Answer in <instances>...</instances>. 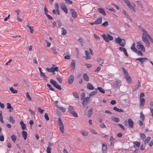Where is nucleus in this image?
<instances>
[{
    "label": "nucleus",
    "instance_id": "obj_1",
    "mask_svg": "<svg viewBox=\"0 0 153 153\" xmlns=\"http://www.w3.org/2000/svg\"><path fill=\"white\" fill-rule=\"evenodd\" d=\"M141 30L143 32L142 36L143 41L145 42L147 47H149L150 44L147 38H149L150 36L143 28H141Z\"/></svg>",
    "mask_w": 153,
    "mask_h": 153
},
{
    "label": "nucleus",
    "instance_id": "obj_2",
    "mask_svg": "<svg viewBox=\"0 0 153 153\" xmlns=\"http://www.w3.org/2000/svg\"><path fill=\"white\" fill-rule=\"evenodd\" d=\"M114 42L123 47H124L126 44L125 40L123 39H121L119 37L115 39Z\"/></svg>",
    "mask_w": 153,
    "mask_h": 153
},
{
    "label": "nucleus",
    "instance_id": "obj_3",
    "mask_svg": "<svg viewBox=\"0 0 153 153\" xmlns=\"http://www.w3.org/2000/svg\"><path fill=\"white\" fill-rule=\"evenodd\" d=\"M85 58L86 60L90 59H91V54L93 55V52L92 50L89 48L88 50L85 51Z\"/></svg>",
    "mask_w": 153,
    "mask_h": 153
},
{
    "label": "nucleus",
    "instance_id": "obj_4",
    "mask_svg": "<svg viewBox=\"0 0 153 153\" xmlns=\"http://www.w3.org/2000/svg\"><path fill=\"white\" fill-rule=\"evenodd\" d=\"M50 82L51 84H52L56 88L59 90H61L62 89V88L59 85H58L55 81L52 79H51L50 80Z\"/></svg>",
    "mask_w": 153,
    "mask_h": 153
},
{
    "label": "nucleus",
    "instance_id": "obj_5",
    "mask_svg": "<svg viewBox=\"0 0 153 153\" xmlns=\"http://www.w3.org/2000/svg\"><path fill=\"white\" fill-rule=\"evenodd\" d=\"M137 45L136 46L137 48L140 50L141 51L143 52H145V48L143 45H142L140 42H137Z\"/></svg>",
    "mask_w": 153,
    "mask_h": 153
},
{
    "label": "nucleus",
    "instance_id": "obj_6",
    "mask_svg": "<svg viewBox=\"0 0 153 153\" xmlns=\"http://www.w3.org/2000/svg\"><path fill=\"white\" fill-rule=\"evenodd\" d=\"M121 82L119 80L114 81L113 82V86L114 88L119 87L121 85Z\"/></svg>",
    "mask_w": 153,
    "mask_h": 153
},
{
    "label": "nucleus",
    "instance_id": "obj_7",
    "mask_svg": "<svg viewBox=\"0 0 153 153\" xmlns=\"http://www.w3.org/2000/svg\"><path fill=\"white\" fill-rule=\"evenodd\" d=\"M46 70L49 72H54L55 71H58V68L57 67H51L50 68H46Z\"/></svg>",
    "mask_w": 153,
    "mask_h": 153
},
{
    "label": "nucleus",
    "instance_id": "obj_8",
    "mask_svg": "<svg viewBox=\"0 0 153 153\" xmlns=\"http://www.w3.org/2000/svg\"><path fill=\"white\" fill-rule=\"evenodd\" d=\"M90 100V99L89 97H87L84 98L82 103L83 106L85 107L87 103L89 102Z\"/></svg>",
    "mask_w": 153,
    "mask_h": 153
},
{
    "label": "nucleus",
    "instance_id": "obj_9",
    "mask_svg": "<svg viewBox=\"0 0 153 153\" xmlns=\"http://www.w3.org/2000/svg\"><path fill=\"white\" fill-rule=\"evenodd\" d=\"M107 150V147L106 143L104 142L102 144V153H106Z\"/></svg>",
    "mask_w": 153,
    "mask_h": 153
},
{
    "label": "nucleus",
    "instance_id": "obj_10",
    "mask_svg": "<svg viewBox=\"0 0 153 153\" xmlns=\"http://www.w3.org/2000/svg\"><path fill=\"white\" fill-rule=\"evenodd\" d=\"M136 60L138 61L142 64L148 60V59L146 58H140L136 59Z\"/></svg>",
    "mask_w": 153,
    "mask_h": 153
},
{
    "label": "nucleus",
    "instance_id": "obj_11",
    "mask_svg": "<svg viewBox=\"0 0 153 153\" xmlns=\"http://www.w3.org/2000/svg\"><path fill=\"white\" fill-rule=\"evenodd\" d=\"M140 108H142L144 105L145 103V101L144 98H140Z\"/></svg>",
    "mask_w": 153,
    "mask_h": 153
},
{
    "label": "nucleus",
    "instance_id": "obj_12",
    "mask_svg": "<svg viewBox=\"0 0 153 153\" xmlns=\"http://www.w3.org/2000/svg\"><path fill=\"white\" fill-rule=\"evenodd\" d=\"M70 11L71 13L72 17L73 18H76L78 16L77 13L73 9H71Z\"/></svg>",
    "mask_w": 153,
    "mask_h": 153
},
{
    "label": "nucleus",
    "instance_id": "obj_13",
    "mask_svg": "<svg viewBox=\"0 0 153 153\" xmlns=\"http://www.w3.org/2000/svg\"><path fill=\"white\" fill-rule=\"evenodd\" d=\"M125 78L126 80V82L129 83H131V78L130 76L129 75V74H128L126 76H125Z\"/></svg>",
    "mask_w": 153,
    "mask_h": 153
},
{
    "label": "nucleus",
    "instance_id": "obj_14",
    "mask_svg": "<svg viewBox=\"0 0 153 153\" xmlns=\"http://www.w3.org/2000/svg\"><path fill=\"white\" fill-rule=\"evenodd\" d=\"M119 49L120 51L123 52L126 56H128V54L127 53V51L125 48L123 47H120Z\"/></svg>",
    "mask_w": 153,
    "mask_h": 153
},
{
    "label": "nucleus",
    "instance_id": "obj_15",
    "mask_svg": "<svg viewBox=\"0 0 153 153\" xmlns=\"http://www.w3.org/2000/svg\"><path fill=\"white\" fill-rule=\"evenodd\" d=\"M138 85L134 86V88L132 90V91H134L137 90L141 86V84L139 80L138 81Z\"/></svg>",
    "mask_w": 153,
    "mask_h": 153
},
{
    "label": "nucleus",
    "instance_id": "obj_16",
    "mask_svg": "<svg viewBox=\"0 0 153 153\" xmlns=\"http://www.w3.org/2000/svg\"><path fill=\"white\" fill-rule=\"evenodd\" d=\"M128 123L129 127L131 128H133L134 122L131 119H128Z\"/></svg>",
    "mask_w": 153,
    "mask_h": 153
},
{
    "label": "nucleus",
    "instance_id": "obj_17",
    "mask_svg": "<svg viewBox=\"0 0 153 153\" xmlns=\"http://www.w3.org/2000/svg\"><path fill=\"white\" fill-rule=\"evenodd\" d=\"M97 92V89L95 88L94 89V90L91 91L90 94H89V97L90 98L91 96H93L95 95Z\"/></svg>",
    "mask_w": 153,
    "mask_h": 153
},
{
    "label": "nucleus",
    "instance_id": "obj_18",
    "mask_svg": "<svg viewBox=\"0 0 153 153\" xmlns=\"http://www.w3.org/2000/svg\"><path fill=\"white\" fill-rule=\"evenodd\" d=\"M97 9L99 12L100 13L102 14L103 15L105 16L106 15V13L103 8H97Z\"/></svg>",
    "mask_w": 153,
    "mask_h": 153
},
{
    "label": "nucleus",
    "instance_id": "obj_19",
    "mask_svg": "<svg viewBox=\"0 0 153 153\" xmlns=\"http://www.w3.org/2000/svg\"><path fill=\"white\" fill-rule=\"evenodd\" d=\"M102 17H99L95 21L96 25H98L101 24L102 22Z\"/></svg>",
    "mask_w": 153,
    "mask_h": 153
},
{
    "label": "nucleus",
    "instance_id": "obj_20",
    "mask_svg": "<svg viewBox=\"0 0 153 153\" xmlns=\"http://www.w3.org/2000/svg\"><path fill=\"white\" fill-rule=\"evenodd\" d=\"M74 76L72 75H71L68 80V82L69 84H72L73 83L74 80Z\"/></svg>",
    "mask_w": 153,
    "mask_h": 153
},
{
    "label": "nucleus",
    "instance_id": "obj_21",
    "mask_svg": "<svg viewBox=\"0 0 153 153\" xmlns=\"http://www.w3.org/2000/svg\"><path fill=\"white\" fill-rule=\"evenodd\" d=\"M20 124L22 127V130H25L26 128V126L25 124L22 121H21L20 122Z\"/></svg>",
    "mask_w": 153,
    "mask_h": 153
},
{
    "label": "nucleus",
    "instance_id": "obj_22",
    "mask_svg": "<svg viewBox=\"0 0 153 153\" xmlns=\"http://www.w3.org/2000/svg\"><path fill=\"white\" fill-rule=\"evenodd\" d=\"M111 119L113 121L116 122H118L120 121V119L119 117L112 116L111 117Z\"/></svg>",
    "mask_w": 153,
    "mask_h": 153
},
{
    "label": "nucleus",
    "instance_id": "obj_23",
    "mask_svg": "<svg viewBox=\"0 0 153 153\" xmlns=\"http://www.w3.org/2000/svg\"><path fill=\"white\" fill-rule=\"evenodd\" d=\"M87 88L90 90H92L94 89L93 85L91 83H88L87 84Z\"/></svg>",
    "mask_w": 153,
    "mask_h": 153
},
{
    "label": "nucleus",
    "instance_id": "obj_24",
    "mask_svg": "<svg viewBox=\"0 0 153 153\" xmlns=\"http://www.w3.org/2000/svg\"><path fill=\"white\" fill-rule=\"evenodd\" d=\"M97 61L99 64L101 66H103L104 65V60L102 59H101L100 58H98Z\"/></svg>",
    "mask_w": 153,
    "mask_h": 153
},
{
    "label": "nucleus",
    "instance_id": "obj_25",
    "mask_svg": "<svg viewBox=\"0 0 153 153\" xmlns=\"http://www.w3.org/2000/svg\"><path fill=\"white\" fill-rule=\"evenodd\" d=\"M151 140V137H147L145 140H144V145H147L149 143V141L150 140Z\"/></svg>",
    "mask_w": 153,
    "mask_h": 153
},
{
    "label": "nucleus",
    "instance_id": "obj_26",
    "mask_svg": "<svg viewBox=\"0 0 153 153\" xmlns=\"http://www.w3.org/2000/svg\"><path fill=\"white\" fill-rule=\"evenodd\" d=\"M22 134L24 139L25 140H26L27 136V132L25 131H23L22 132Z\"/></svg>",
    "mask_w": 153,
    "mask_h": 153
},
{
    "label": "nucleus",
    "instance_id": "obj_27",
    "mask_svg": "<svg viewBox=\"0 0 153 153\" xmlns=\"http://www.w3.org/2000/svg\"><path fill=\"white\" fill-rule=\"evenodd\" d=\"M71 66L72 69L74 70L75 69V61L74 60H72L71 63Z\"/></svg>",
    "mask_w": 153,
    "mask_h": 153
},
{
    "label": "nucleus",
    "instance_id": "obj_28",
    "mask_svg": "<svg viewBox=\"0 0 153 153\" xmlns=\"http://www.w3.org/2000/svg\"><path fill=\"white\" fill-rule=\"evenodd\" d=\"M113 110L115 111H117V112H124L123 110L122 109H119V108H117L116 107H114L113 108Z\"/></svg>",
    "mask_w": 153,
    "mask_h": 153
},
{
    "label": "nucleus",
    "instance_id": "obj_29",
    "mask_svg": "<svg viewBox=\"0 0 153 153\" xmlns=\"http://www.w3.org/2000/svg\"><path fill=\"white\" fill-rule=\"evenodd\" d=\"M135 42H133L132 44V46L131 47V49L133 50L134 52L137 51V49L135 48Z\"/></svg>",
    "mask_w": 153,
    "mask_h": 153
},
{
    "label": "nucleus",
    "instance_id": "obj_30",
    "mask_svg": "<svg viewBox=\"0 0 153 153\" xmlns=\"http://www.w3.org/2000/svg\"><path fill=\"white\" fill-rule=\"evenodd\" d=\"M93 112V108H91L88 112L87 116L88 117H90L91 116Z\"/></svg>",
    "mask_w": 153,
    "mask_h": 153
},
{
    "label": "nucleus",
    "instance_id": "obj_31",
    "mask_svg": "<svg viewBox=\"0 0 153 153\" xmlns=\"http://www.w3.org/2000/svg\"><path fill=\"white\" fill-rule=\"evenodd\" d=\"M59 129L60 131L62 133H63L64 132V126L63 125L59 126Z\"/></svg>",
    "mask_w": 153,
    "mask_h": 153
},
{
    "label": "nucleus",
    "instance_id": "obj_32",
    "mask_svg": "<svg viewBox=\"0 0 153 153\" xmlns=\"http://www.w3.org/2000/svg\"><path fill=\"white\" fill-rule=\"evenodd\" d=\"M83 77L84 79L86 81H88L89 79V78L86 74H84L83 75Z\"/></svg>",
    "mask_w": 153,
    "mask_h": 153
},
{
    "label": "nucleus",
    "instance_id": "obj_33",
    "mask_svg": "<svg viewBox=\"0 0 153 153\" xmlns=\"http://www.w3.org/2000/svg\"><path fill=\"white\" fill-rule=\"evenodd\" d=\"M102 37L107 42H109V40L108 39V36L107 37V36L105 34H103L102 35Z\"/></svg>",
    "mask_w": 153,
    "mask_h": 153
},
{
    "label": "nucleus",
    "instance_id": "obj_34",
    "mask_svg": "<svg viewBox=\"0 0 153 153\" xmlns=\"http://www.w3.org/2000/svg\"><path fill=\"white\" fill-rule=\"evenodd\" d=\"M9 90L13 94H16L18 92L17 90L14 89L13 87H10Z\"/></svg>",
    "mask_w": 153,
    "mask_h": 153
},
{
    "label": "nucleus",
    "instance_id": "obj_35",
    "mask_svg": "<svg viewBox=\"0 0 153 153\" xmlns=\"http://www.w3.org/2000/svg\"><path fill=\"white\" fill-rule=\"evenodd\" d=\"M67 31L63 27L61 28V33L62 35H66L67 33Z\"/></svg>",
    "mask_w": 153,
    "mask_h": 153
},
{
    "label": "nucleus",
    "instance_id": "obj_36",
    "mask_svg": "<svg viewBox=\"0 0 153 153\" xmlns=\"http://www.w3.org/2000/svg\"><path fill=\"white\" fill-rule=\"evenodd\" d=\"M9 121L10 123L13 124L15 122L14 120L13 119V117L11 116H10L9 117Z\"/></svg>",
    "mask_w": 153,
    "mask_h": 153
},
{
    "label": "nucleus",
    "instance_id": "obj_37",
    "mask_svg": "<svg viewBox=\"0 0 153 153\" xmlns=\"http://www.w3.org/2000/svg\"><path fill=\"white\" fill-rule=\"evenodd\" d=\"M72 94L74 97L76 98H78L79 97V95L77 92H73L72 93Z\"/></svg>",
    "mask_w": 153,
    "mask_h": 153
},
{
    "label": "nucleus",
    "instance_id": "obj_38",
    "mask_svg": "<svg viewBox=\"0 0 153 153\" xmlns=\"http://www.w3.org/2000/svg\"><path fill=\"white\" fill-rule=\"evenodd\" d=\"M80 133L83 136H87L88 134V133L87 131H80Z\"/></svg>",
    "mask_w": 153,
    "mask_h": 153
},
{
    "label": "nucleus",
    "instance_id": "obj_39",
    "mask_svg": "<svg viewBox=\"0 0 153 153\" xmlns=\"http://www.w3.org/2000/svg\"><path fill=\"white\" fill-rule=\"evenodd\" d=\"M11 140H13V141L15 143L16 141V136L14 135L13 134L11 136Z\"/></svg>",
    "mask_w": 153,
    "mask_h": 153
},
{
    "label": "nucleus",
    "instance_id": "obj_40",
    "mask_svg": "<svg viewBox=\"0 0 153 153\" xmlns=\"http://www.w3.org/2000/svg\"><path fill=\"white\" fill-rule=\"evenodd\" d=\"M140 136L141 140H144L145 138L146 137V135L143 133H140Z\"/></svg>",
    "mask_w": 153,
    "mask_h": 153
},
{
    "label": "nucleus",
    "instance_id": "obj_41",
    "mask_svg": "<svg viewBox=\"0 0 153 153\" xmlns=\"http://www.w3.org/2000/svg\"><path fill=\"white\" fill-rule=\"evenodd\" d=\"M57 108L62 112H64L65 111L66 108L63 107L59 106Z\"/></svg>",
    "mask_w": 153,
    "mask_h": 153
},
{
    "label": "nucleus",
    "instance_id": "obj_42",
    "mask_svg": "<svg viewBox=\"0 0 153 153\" xmlns=\"http://www.w3.org/2000/svg\"><path fill=\"white\" fill-rule=\"evenodd\" d=\"M128 7L130 8L131 10L133 11L134 12H136L135 10L134 7L131 4L128 6Z\"/></svg>",
    "mask_w": 153,
    "mask_h": 153
},
{
    "label": "nucleus",
    "instance_id": "obj_43",
    "mask_svg": "<svg viewBox=\"0 0 153 153\" xmlns=\"http://www.w3.org/2000/svg\"><path fill=\"white\" fill-rule=\"evenodd\" d=\"M97 89H98L100 92L104 94L105 93V91L101 87H98L97 88Z\"/></svg>",
    "mask_w": 153,
    "mask_h": 153
},
{
    "label": "nucleus",
    "instance_id": "obj_44",
    "mask_svg": "<svg viewBox=\"0 0 153 153\" xmlns=\"http://www.w3.org/2000/svg\"><path fill=\"white\" fill-rule=\"evenodd\" d=\"M140 118L143 121L144 119V115L142 112H141L140 113Z\"/></svg>",
    "mask_w": 153,
    "mask_h": 153
},
{
    "label": "nucleus",
    "instance_id": "obj_45",
    "mask_svg": "<svg viewBox=\"0 0 153 153\" xmlns=\"http://www.w3.org/2000/svg\"><path fill=\"white\" fill-rule=\"evenodd\" d=\"M110 141L111 144H113L114 143L115 140L112 136H111L110 138Z\"/></svg>",
    "mask_w": 153,
    "mask_h": 153
},
{
    "label": "nucleus",
    "instance_id": "obj_46",
    "mask_svg": "<svg viewBox=\"0 0 153 153\" xmlns=\"http://www.w3.org/2000/svg\"><path fill=\"white\" fill-rule=\"evenodd\" d=\"M71 113L73 115V116L75 117H78L77 114L74 111H72Z\"/></svg>",
    "mask_w": 153,
    "mask_h": 153
},
{
    "label": "nucleus",
    "instance_id": "obj_47",
    "mask_svg": "<svg viewBox=\"0 0 153 153\" xmlns=\"http://www.w3.org/2000/svg\"><path fill=\"white\" fill-rule=\"evenodd\" d=\"M134 52L136 53L138 56H142L143 55V54L142 52L140 51H138L137 50V51H135Z\"/></svg>",
    "mask_w": 153,
    "mask_h": 153
},
{
    "label": "nucleus",
    "instance_id": "obj_48",
    "mask_svg": "<svg viewBox=\"0 0 153 153\" xmlns=\"http://www.w3.org/2000/svg\"><path fill=\"white\" fill-rule=\"evenodd\" d=\"M68 110L70 113H71L72 111H74L73 107L71 105L69 106L68 108Z\"/></svg>",
    "mask_w": 153,
    "mask_h": 153
},
{
    "label": "nucleus",
    "instance_id": "obj_49",
    "mask_svg": "<svg viewBox=\"0 0 153 153\" xmlns=\"http://www.w3.org/2000/svg\"><path fill=\"white\" fill-rule=\"evenodd\" d=\"M85 92L82 93H81V100H83L84 98H85Z\"/></svg>",
    "mask_w": 153,
    "mask_h": 153
},
{
    "label": "nucleus",
    "instance_id": "obj_50",
    "mask_svg": "<svg viewBox=\"0 0 153 153\" xmlns=\"http://www.w3.org/2000/svg\"><path fill=\"white\" fill-rule=\"evenodd\" d=\"M133 144L135 145L137 147H139L140 145V143L139 142L135 141L133 142Z\"/></svg>",
    "mask_w": 153,
    "mask_h": 153
},
{
    "label": "nucleus",
    "instance_id": "obj_51",
    "mask_svg": "<svg viewBox=\"0 0 153 153\" xmlns=\"http://www.w3.org/2000/svg\"><path fill=\"white\" fill-rule=\"evenodd\" d=\"M47 86L48 88L50 90L52 91H54V89L52 87V86H51V85H50V84H47Z\"/></svg>",
    "mask_w": 153,
    "mask_h": 153
},
{
    "label": "nucleus",
    "instance_id": "obj_52",
    "mask_svg": "<svg viewBox=\"0 0 153 153\" xmlns=\"http://www.w3.org/2000/svg\"><path fill=\"white\" fill-rule=\"evenodd\" d=\"M57 122L58 123L59 126L63 125V123L61 120L60 118H59L57 120Z\"/></svg>",
    "mask_w": 153,
    "mask_h": 153
},
{
    "label": "nucleus",
    "instance_id": "obj_53",
    "mask_svg": "<svg viewBox=\"0 0 153 153\" xmlns=\"http://www.w3.org/2000/svg\"><path fill=\"white\" fill-rule=\"evenodd\" d=\"M51 49L53 51V54L56 55L57 54V52L56 51V49L54 47L51 48Z\"/></svg>",
    "mask_w": 153,
    "mask_h": 153
},
{
    "label": "nucleus",
    "instance_id": "obj_54",
    "mask_svg": "<svg viewBox=\"0 0 153 153\" xmlns=\"http://www.w3.org/2000/svg\"><path fill=\"white\" fill-rule=\"evenodd\" d=\"M89 130L92 133L97 134V132L94 129H90Z\"/></svg>",
    "mask_w": 153,
    "mask_h": 153
},
{
    "label": "nucleus",
    "instance_id": "obj_55",
    "mask_svg": "<svg viewBox=\"0 0 153 153\" xmlns=\"http://www.w3.org/2000/svg\"><path fill=\"white\" fill-rule=\"evenodd\" d=\"M149 107L150 110L153 109V102L151 101L150 102Z\"/></svg>",
    "mask_w": 153,
    "mask_h": 153
},
{
    "label": "nucleus",
    "instance_id": "obj_56",
    "mask_svg": "<svg viewBox=\"0 0 153 153\" xmlns=\"http://www.w3.org/2000/svg\"><path fill=\"white\" fill-rule=\"evenodd\" d=\"M44 117L46 120L48 121L49 120V118L48 117V114L47 113H46L45 114Z\"/></svg>",
    "mask_w": 153,
    "mask_h": 153
},
{
    "label": "nucleus",
    "instance_id": "obj_57",
    "mask_svg": "<svg viewBox=\"0 0 153 153\" xmlns=\"http://www.w3.org/2000/svg\"><path fill=\"white\" fill-rule=\"evenodd\" d=\"M108 25V22L107 21H105L103 23H102V25L103 27H106Z\"/></svg>",
    "mask_w": 153,
    "mask_h": 153
},
{
    "label": "nucleus",
    "instance_id": "obj_58",
    "mask_svg": "<svg viewBox=\"0 0 153 153\" xmlns=\"http://www.w3.org/2000/svg\"><path fill=\"white\" fill-rule=\"evenodd\" d=\"M122 13L126 16L127 17H129V16H128V14L127 13L126 11L125 10H122Z\"/></svg>",
    "mask_w": 153,
    "mask_h": 153
},
{
    "label": "nucleus",
    "instance_id": "obj_59",
    "mask_svg": "<svg viewBox=\"0 0 153 153\" xmlns=\"http://www.w3.org/2000/svg\"><path fill=\"white\" fill-rule=\"evenodd\" d=\"M7 108L8 109H12V110L13 109V108L12 107L11 104L9 103H7Z\"/></svg>",
    "mask_w": 153,
    "mask_h": 153
},
{
    "label": "nucleus",
    "instance_id": "obj_60",
    "mask_svg": "<svg viewBox=\"0 0 153 153\" xmlns=\"http://www.w3.org/2000/svg\"><path fill=\"white\" fill-rule=\"evenodd\" d=\"M106 8L108 10H109L113 12H115V10L114 8H113L112 7L109 8L106 7Z\"/></svg>",
    "mask_w": 153,
    "mask_h": 153
},
{
    "label": "nucleus",
    "instance_id": "obj_61",
    "mask_svg": "<svg viewBox=\"0 0 153 153\" xmlns=\"http://www.w3.org/2000/svg\"><path fill=\"white\" fill-rule=\"evenodd\" d=\"M124 1L128 6L131 4V3L129 0H124Z\"/></svg>",
    "mask_w": 153,
    "mask_h": 153
},
{
    "label": "nucleus",
    "instance_id": "obj_62",
    "mask_svg": "<svg viewBox=\"0 0 153 153\" xmlns=\"http://www.w3.org/2000/svg\"><path fill=\"white\" fill-rule=\"evenodd\" d=\"M56 79L60 83H61L62 82V78L59 77H56Z\"/></svg>",
    "mask_w": 153,
    "mask_h": 153
},
{
    "label": "nucleus",
    "instance_id": "obj_63",
    "mask_svg": "<svg viewBox=\"0 0 153 153\" xmlns=\"http://www.w3.org/2000/svg\"><path fill=\"white\" fill-rule=\"evenodd\" d=\"M30 31V32L31 33H33V26H30L29 27H28Z\"/></svg>",
    "mask_w": 153,
    "mask_h": 153
},
{
    "label": "nucleus",
    "instance_id": "obj_64",
    "mask_svg": "<svg viewBox=\"0 0 153 153\" xmlns=\"http://www.w3.org/2000/svg\"><path fill=\"white\" fill-rule=\"evenodd\" d=\"M47 153H51V149L48 146L46 150Z\"/></svg>",
    "mask_w": 153,
    "mask_h": 153
}]
</instances>
